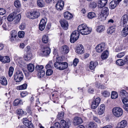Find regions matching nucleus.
I'll return each instance as SVG.
<instances>
[{
	"mask_svg": "<svg viewBox=\"0 0 128 128\" xmlns=\"http://www.w3.org/2000/svg\"><path fill=\"white\" fill-rule=\"evenodd\" d=\"M116 28V25H114L110 27L107 30V32L109 34H111L114 32Z\"/></svg>",
	"mask_w": 128,
	"mask_h": 128,
	"instance_id": "25",
	"label": "nucleus"
},
{
	"mask_svg": "<svg viewBox=\"0 0 128 128\" xmlns=\"http://www.w3.org/2000/svg\"><path fill=\"white\" fill-rule=\"evenodd\" d=\"M60 123L63 126L64 128H69L70 125V121H68L67 122L64 120H61L60 121Z\"/></svg>",
	"mask_w": 128,
	"mask_h": 128,
	"instance_id": "15",
	"label": "nucleus"
},
{
	"mask_svg": "<svg viewBox=\"0 0 128 128\" xmlns=\"http://www.w3.org/2000/svg\"><path fill=\"white\" fill-rule=\"evenodd\" d=\"M54 126L55 128H61V126L58 122H56L54 124Z\"/></svg>",
	"mask_w": 128,
	"mask_h": 128,
	"instance_id": "64",
	"label": "nucleus"
},
{
	"mask_svg": "<svg viewBox=\"0 0 128 128\" xmlns=\"http://www.w3.org/2000/svg\"><path fill=\"white\" fill-rule=\"evenodd\" d=\"M32 56V54L30 53L27 54L26 55H24V58L26 60H30Z\"/></svg>",
	"mask_w": 128,
	"mask_h": 128,
	"instance_id": "42",
	"label": "nucleus"
},
{
	"mask_svg": "<svg viewBox=\"0 0 128 128\" xmlns=\"http://www.w3.org/2000/svg\"><path fill=\"white\" fill-rule=\"evenodd\" d=\"M109 55V52L107 50H106L104 51L102 54L101 57L102 60H105L108 57Z\"/></svg>",
	"mask_w": 128,
	"mask_h": 128,
	"instance_id": "26",
	"label": "nucleus"
},
{
	"mask_svg": "<svg viewBox=\"0 0 128 128\" xmlns=\"http://www.w3.org/2000/svg\"><path fill=\"white\" fill-rule=\"evenodd\" d=\"M116 64L119 66H122L125 64L123 60L121 59L117 60L116 61Z\"/></svg>",
	"mask_w": 128,
	"mask_h": 128,
	"instance_id": "40",
	"label": "nucleus"
},
{
	"mask_svg": "<svg viewBox=\"0 0 128 128\" xmlns=\"http://www.w3.org/2000/svg\"><path fill=\"white\" fill-rule=\"evenodd\" d=\"M98 62H96L91 61L90 64V68L91 70L94 69L96 66L98 65Z\"/></svg>",
	"mask_w": 128,
	"mask_h": 128,
	"instance_id": "35",
	"label": "nucleus"
},
{
	"mask_svg": "<svg viewBox=\"0 0 128 128\" xmlns=\"http://www.w3.org/2000/svg\"><path fill=\"white\" fill-rule=\"evenodd\" d=\"M14 70V68L12 67H10L9 68L8 74L10 76H11L12 75Z\"/></svg>",
	"mask_w": 128,
	"mask_h": 128,
	"instance_id": "48",
	"label": "nucleus"
},
{
	"mask_svg": "<svg viewBox=\"0 0 128 128\" xmlns=\"http://www.w3.org/2000/svg\"><path fill=\"white\" fill-rule=\"evenodd\" d=\"M96 3L94 2H91L89 5V7L91 8H96Z\"/></svg>",
	"mask_w": 128,
	"mask_h": 128,
	"instance_id": "54",
	"label": "nucleus"
},
{
	"mask_svg": "<svg viewBox=\"0 0 128 128\" xmlns=\"http://www.w3.org/2000/svg\"><path fill=\"white\" fill-rule=\"evenodd\" d=\"M6 13L5 10L3 8H0V15H3Z\"/></svg>",
	"mask_w": 128,
	"mask_h": 128,
	"instance_id": "61",
	"label": "nucleus"
},
{
	"mask_svg": "<svg viewBox=\"0 0 128 128\" xmlns=\"http://www.w3.org/2000/svg\"><path fill=\"white\" fill-rule=\"evenodd\" d=\"M78 31L79 34L86 35L89 34L91 32V30L88 28L86 24H83L78 26Z\"/></svg>",
	"mask_w": 128,
	"mask_h": 128,
	"instance_id": "1",
	"label": "nucleus"
},
{
	"mask_svg": "<svg viewBox=\"0 0 128 128\" xmlns=\"http://www.w3.org/2000/svg\"><path fill=\"white\" fill-rule=\"evenodd\" d=\"M105 29L104 26L102 25H99L98 26L96 29V31L99 33L102 32Z\"/></svg>",
	"mask_w": 128,
	"mask_h": 128,
	"instance_id": "36",
	"label": "nucleus"
},
{
	"mask_svg": "<svg viewBox=\"0 0 128 128\" xmlns=\"http://www.w3.org/2000/svg\"><path fill=\"white\" fill-rule=\"evenodd\" d=\"M79 33L77 31L73 32L71 35L70 41L71 43H74L78 38L79 36Z\"/></svg>",
	"mask_w": 128,
	"mask_h": 128,
	"instance_id": "5",
	"label": "nucleus"
},
{
	"mask_svg": "<svg viewBox=\"0 0 128 128\" xmlns=\"http://www.w3.org/2000/svg\"><path fill=\"white\" fill-rule=\"evenodd\" d=\"M0 61L3 63H8L10 62V59L8 56H2L0 55Z\"/></svg>",
	"mask_w": 128,
	"mask_h": 128,
	"instance_id": "18",
	"label": "nucleus"
},
{
	"mask_svg": "<svg viewBox=\"0 0 128 128\" xmlns=\"http://www.w3.org/2000/svg\"><path fill=\"white\" fill-rule=\"evenodd\" d=\"M64 5V2L63 1H58L56 5V8L58 10H61L63 9Z\"/></svg>",
	"mask_w": 128,
	"mask_h": 128,
	"instance_id": "10",
	"label": "nucleus"
},
{
	"mask_svg": "<svg viewBox=\"0 0 128 128\" xmlns=\"http://www.w3.org/2000/svg\"><path fill=\"white\" fill-rule=\"evenodd\" d=\"M23 102L22 100L18 99H16L14 103V104L15 106H17L19 104H23Z\"/></svg>",
	"mask_w": 128,
	"mask_h": 128,
	"instance_id": "37",
	"label": "nucleus"
},
{
	"mask_svg": "<svg viewBox=\"0 0 128 128\" xmlns=\"http://www.w3.org/2000/svg\"><path fill=\"white\" fill-rule=\"evenodd\" d=\"M94 12H90L88 14V17L90 19L93 18L96 16Z\"/></svg>",
	"mask_w": 128,
	"mask_h": 128,
	"instance_id": "44",
	"label": "nucleus"
},
{
	"mask_svg": "<svg viewBox=\"0 0 128 128\" xmlns=\"http://www.w3.org/2000/svg\"><path fill=\"white\" fill-rule=\"evenodd\" d=\"M68 67V64L66 62H61L59 66V70H63L67 68Z\"/></svg>",
	"mask_w": 128,
	"mask_h": 128,
	"instance_id": "27",
	"label": "nucleus"
},
{
	"mask_svg": "<svg viewBox=\"0 0 128 128\" xmlns=\"http://www.w3.org/2000/svg\"><path fill=\"white\" fill-rule=\"evenodd\" d=\"M14 6L17 8L20 7V2L18 0H16L14 2Z\"/></svg>",
	"mask_w": 128,
	"mask_h": 128,
	"instance_id": "55",
	"label": "nucleus"
},
{
	"mask_svg": "<svg viewBox=\"0 0 128 128\" xmlns=\"http://www.w3.org/2000/svg\"><path fill=\"white\" fill-rule=\"evenodd\" d=\"M83 122V120L80 118L76 117L74 118V123L75 125L80 124Z\"/></svg>",
	"mask_w": 128,
	"mask_h": 128,
	"instance_id": "19",
	"label": "nucleus"
},
{
	"mask_svg": "<svg viewBox=\"0 0 128 128\" xmlns=\"http://www.w3.org/2000/svg\"><path fill=\"white\" fill-rule=\"evenodd\" d=\"M120 95L121 98L122 97H128V93L124 90H122L120 92Z\"/></svg>",
	"mask_w": 128,
	"mask_h": 128,
	"instance_id": "32",
	"label": "nucleus"
},
{
	"mask_svg": "<svg viewBox=\"0 0 128 128\" xmlns=\"http://www.w3.org/2000/svg\"><path fill=\"white\" fill-rule=\"evenodd\" d=\"M76 52L78 54H81L84 52V49L83 46L80 44L77 46L76 47Z\"/></svg>",
	"mask_w": 128,
	"mask_h": 128,
	"instance_id": "7",
	"label": "nucleus"
},
{
	"mask_svg": "<svg viewBox=\"0 0 128 128\" xmlns=\"http://www.w3.org/2000/svg\"><path fill=\"white\" fill-rule=\"evenodd\" d=\"M107 0H98V6L99 8H102L106 4Z\"/></svg>",
	"mask_w": 128,
	"mask_h": 128,
	"instance_id": "16",
	"label": "nucleus"
},
{
	"mask_svg": "<svg viewBox=\"0 0 128 128\" xmlns=\"http://www.w3.org/2000/svg\"><path fill=\"white\" fill-rule=\"evenodd\" d=\"M10 40L12 42H13L16 39V36L17 33L15 31L12 30L10 32Z\"/></svg>",
	"mask_w": 128,
	"mask_h": 128,
	"instance_id": "17",
	"label": "nucleus"
},
{
	"mask_svg": "<svg viewBox=\"0 0 128 128\" xmlns=\"http://www.w3.org/2000/svg\"><path fill=\"white\" fill-rule=\"evenodd\" d=\"M0 83L3 86H6L8 84L6 78L4 76L0 77Z\"/></svg>",
	"mask_w": 128,
	"mask_h": 128,
	"instance_id": "23",
	"label": "nucleus"
},
{
	"mask_svg": "<svg viewBox=\"0 0 128 128\" xmlns=\"http://www.w3.org/2000/svg\"><path fill=\"white\" fill-rule=\"evenodd\" d=\"M102 94L104 96L106 97L110 95V92L107 90L102 92Z\"/></svg>",
	"mask_w": 128,
	"mask_h": 128,
	"instance_id": "46",
	"label": "nucleus"
},
{
	"mask_svg": "<svg viewBox=\"0 0 128 128\" xmlns=\"http://www.w3.org/2000/svg\"><path fill=\"white\" fill-rule=\"evenodd\" d=\"M128 97H124L121 98V100L124 105L123 107L125 110H126L128 111V100L127 98Z\"/></svg>",
	"mask_w": 128,
	"mask_h": 128,
	"instance_id": "9",
	"label": "nucleus"
},
{
	"mask_svg": "<svg viewBox=\"0 0 128 128\" xmlns=\"http://www.w3.org/2000/svg\"><path fill=\"white\" fill-rule=\"evenodd\" d=\"M22 122L26 126L28 125L29 122L26 118H24L23 119Z\"/></svg>",
	"mask_w": 128,
	"mask_h": 128,
	"instance_id": "49",
	"label": "nucleus"
},
{
	"mask_svg": "<svg viewBox=\"0 0 128 128\" xmlns=\"http://www.w3.org/2000/svg\"><path fill=\"white\" fill-rule=\"evenodd\" d=\"M46 22L45 20L42 19L40 21L39 26V29L41 31L43 30L45 28Z\"/></svg>",
	"mask_w": 128,
	"mask_h": 128,
	"instance_id": "20",
	"label": "nucleus"
},
{
	"mask_svg": "<svg viewBox=\"0 0 128 128\" xmlns=\"http://www.w3.org/2000/svg\"><path fill=\"white\" fill-rule=\"evenodd\" d=\"M117 4V2H116V0H113L110 2L109 4L110 8L111 9L114 8Z\"/></svg>",
	"mask_w": 128,
	"mask_h": 128,
	"instance_id": "28",
	"label": "nucleus"
},
{
	"mask_svg": "<svg viewBox=\"0 0 128 128\" xmlns=\"http://www.w3.org/2000/svg\"><path fill=\"white\" fill-rule=\"evenodd\" d=\"M17 114L21 116L24 114V112L22 109H19L18 110Z\"/></svg>",
	"mask_w": 128,
	"mask_h": 128,
	"instance_id": "59",
	"label": "nucleus"
},
{
	"mask_svg": "<svg viewBox=\"0 0 128 128\" xmlns=\"http://www.w3.org/2000/svg\"><path fill=\"white\" fill-rule=\"evenodd\" d=\"M14 18V23L16 24L20 22L21 18V15L20 14H18L17 15H16Z\"/></svg>",
	"mask_w": 128,
	"mask_h": 128,
	"instance_id": "33",
	"label": "nucleus"
},
{
	"mask_svg": "<svg viewBox=\"0 0 128 128\" xmlns=\"http://www.w3.org/2000/svg\"><path fill=\"white\" fill-rule=\"evenodd\" d=\"M127 122L125 120L122 121L118 123L117 126L119 128H124L127 125Z\"/></svg>",
	"mask_w": 128,
	"mask_h": 128,
	"instance_id": "22",
	"label": "nucleus"
},
{
	"mask_svg": "<svg viewBox=\"0 0 128 128\" xmlns=\"http://www.w3.org/2000/svg\"><path fill=\"white\" fill-rule=\"evenodd\" d=\"M107 17V16H105V15L101 14L99 16V18L100 20H106Z\"/></svg>",
	"mask_w": 128,
	"mask_h": 128,
	"instance_id": "53",
	"label": "nucleus"
},
{
	"mask_svg": "<svg viewBox=\"0 0 128 128\" xmlns=\"http://www.w3.org/2000/svg\"><path fill=\"white\" fill-rule=\"evenodd\" d=\"M60 51L62 53L66 54L69 52V49L67 46L64 45L61 47Z\"/></svg>",
	"mask_w": 128,
	"mask_h": 128,
	"instance_id": "21",
	"label": "nucleus"
},
{
	"mask_svg": "<svg viewBox=\"0 0 128 128\" xmlns=\"http://www.w3.org/2000/svg\"><path fill=\"white\" fill-rule=\"evenodd\" d=\"M105 108V105L104 104H101L98 109V114L100 115L102 114L104 112Z\"/></svg>",
	"mask_w": 128,
	"mask_h": 128,
	"instance_id": "14",
	"label": "nucleus"
},
{
	"mask_svg": "<svg viewBox=\"0 0 128 128\" xmlns=\"http://www.w3.org/2000/svg\"><path fill=\"white\" fill-rule=\"evenodd\" d=\"M48 39L47 36L44 35L42 38V40L43 42L44 43H46L48 41Z\"/></svg>",
	"mask_w": 128,
	"mask_h": 128,
	"instance_id": "43",
	"label": "nucleus"
},
{
	"mask_svg": "<svg viewBox=\"0 0 128 128\" xmlns=\"http://www.w3.org/2000/svg\"><path fill=\"white\" fill-rule=\"evenodd\" d=\"M38 6L39 7H42L44 6V2L43 0H38L37 1Z\"/></svg>",
	"mask_w": 128,
	"mask_h": 128,
	"instance_id": "39",
	"label": "nucleus"
},
{
	"mask_svg": "<svg viewBox=\"0 0 128 128\" xmlns=\"http://www.w3.org/2000/svg\"><path fill=\"white\" fill-rule=\"evenodd\" d=\"M108 24H113L114 26L115 25V23L114 22V20L112 19H110L108 21Z\"/></svg>",
	"mask_w": 128,
	"mask_h": 128,
	"instance_id": "62",
	"label": "nucleus"
},
{
	"mask_svg": "<svg viewBox=\"0 0 128 128\" xmlns=\"http://www.w3.org/2000/svg\"><path fill=\"white\" fill-rule=\"evenodd\" d=\"M27 84H26L17 86V89L18 90H22L25 89L26 88Z\"/></svg>",
	"mask_w": 128,
	"mask_h": 128,
	"instance_id": "38",
	"label": "nucleus"
},
{
	"mask_svg": "<svg viewBox=\"0 0 128 128\" xmlns=\"http://www.w3.org/2000/svg\"><path fill=\"white\" fill-rule=\"evenodd\" d=\"M60 23L63 29L67 30L68 28V24L67 21L65 20L60 21Z\"/></svg>",
	"mask_w": 128,
	"mask_h": 128,
	"instance_id": "13",
	"label": "nucleus"
},
{
	"mask_svg": "<svg viewBox=\"0 0 128 128\" xmlns=\"http://www.w3.org/2000/svg\"><path fill=\"white\" fill-rule=\"evenodd\" d=\"M50 52V48L48 47H44L42 51V54L44 56H48Z\"/></svg>",
	"mask_w": 128,
	"mask_h": 128,
	"instance_id": "12",
	"label": "nucleus"
},
{
	"mask_svg": "<svg viewBox=\"0 0 128 128\" xmlns=\"http://www.w3.org/2000/svg\"><path fill=\"white\" fill-rule=\"evenodd\" d=\"M64 113L63 112H62L58 113L57 116V118H58L61 119L64 116Z\"/></svg>",
	"mask_w": 128,
	"mask_h": 128,
	"instance_id": "51",
	"label": "nucleus"
},
{
	"mask_svg": "<svg viewBox=\"0 0 128 128\" xmlns=\"http://www.w3.org/2000/svg\"><path fill=\"white\" fill-rule=\"evenodd\" d=\"M113 114L115 116L119 117L121 116L123 114L122 109L119 107H115L112 109Z\"/></svg>",
	"mask_w": 128,
	"mask_h": 128,
	"instance_id": "2",
	"label": "nucleus"
},
{
	"mask_svg": "<svg viewBox=\"0 0 128 128\" xmlns=\"http://www.w3.org/2000/svg\"><path fill=\"white\" fill-rule=\"evenodd\" d=\"M40 15V13L37 11H34L32 12L28 13L27 16L30 18L34 19L38 18Z\"/></svg>",
	"mask_w": 128,
	"mask_h": 128,
	"instance_id": "6",
	"label": "nucleus"
},
{
	"mask_svg": "<svg viewBox=\"0 0 128 128\" xmlns=\"http://www.w3.org/2000/svg\"><path fill=\"white\" fill-rule=\"evenodd\" d=\"M98 105L95 102H93L91 105V107L92 108L96 109Z\"/></svg>",
	"mask_w": 128,
	"mask_h": 128,
	"instance_id": "56",
	"label": "nucleus"
},
{
	"mask_svg": "<svg viewBox=\"0 0 128 128\" xmlns=\"http://www.w3.org/2000/svg\"><path fill=\"white\" fill-rule=\"evenodd\" d=\"M23 75L22 71H17L14 75V78L16 82H20L23 79Z\"/></svg>",
	"mask_w": 128,
	"mask_h": 128,
	"instance_id": "4",
	"label": "nucleus"
},
{
	"mask_svg": "<svg viewBox=\"0 0 128 128\" xmlns=\"http://www.w3.org/2000/svg\"><path fill=\"white\" fill-rule=\"evenodd\" d=\"M128 19L127 15L126 14L123 15L121 18L120 22V23H123L124 25L126 24L127 22Z\"/></svg>",
	"mask_w": 128,
	"mask_h": 128,
	"instance_id": "24",
	"label": "nucleus"
},
{
	"mask_svg": "<svg viewBox=\"0 0 128 128\" xmlns=\"http://www.w3.org/2000/svg\"><path fill=\"white\" fill-rule=\"evenodd\" d=\"M53 72V71L51 69H48L46 72V74L48 76H50L51 75Z\"/></svg>",
	"mask_w": 128,
	"mask_h": 128,
	"instance_id": "58",
	"label": "nucleus"
},
{
	"mask_svg": "<svg viewBox=\"0 0 128 128\" xmlns=\"http://www.w3.org/2000/svg\"><path fill=\"white\" fill-rule=\"evenodd\" d=\"M125 52H121L118 53L116 55V56L118 58H120L125 55Z\"/></svg>",
	"mask_w": 128,
	"mask_h": 128,
	"instance_id": "52",
	"label": "nucleus"
},
{
	"mask_svg": "<svg viewBox=\"0 0 128 128\" xmlns=\"http://www.w3.org/2000/svg\"><path fill=\"white\" fill-rule=\"evenodd\" d=\"M96 86L99 88L104 89L105 88L104 86L103 85L100 84L98 82H96Z\"/></svg>",
	"mask_w": 128,
	"mask_h": 128,
	"instance_id": "50",
	"label": "nucleus"
},
{
	"mask_svg": "<svg viewBox=\"0 0 128 128\" xmlns=\"http://www.w3.org/2000/svg\"><path fill=\"white\" fill-rule=\"evenodd\" d=\"M122 36L124 37L126 36L128 34V24L125 26L121 32Z\"/></svg>",
	"mask_w": 128,
	"mask_h": 128,
	"instance_id": "11",
	"label": "nucleus"
},
{
	"mask_svg": "<svg viewBox=\"0 0 128 128\" xmlns=\"http://www.w3.org/2000/svg\"><path fill=\"white\" fill-rule=\"evenodd\" d=\"M118 96L117 93L115 92H112V93L111 97L112 99H115L117 98Z\"/></svg>",
	"mask_w": 128,
	"mask_h": 128,
	"instance_id": "45",
	"label": "nucleus"
},
{
	"mask_svg": "<svg viewBox=\"0 0 128 128\" xmlns=\"http://www.w3.org/2000/svg\"><path fill=\"white\" fill-rule=\"evenodd\" d=\"M20 28L22 30H24L26 28L25 24L24 23H22L20 26Z\"/></svg>",
	"mask_w": 128,
	"mask_h": 128,
	"instance_id": "63",
	"label": "nucleus"
},
{
	"mask_svg": "<svg viewBox=\"0 0 128 128\" xmlns=\"http://www.w3.org/2000/svg\"><path fill=\"white\" fill-rule=\"evenodd\" d=\"M52 62H50L46 66V68L47 69L48 68H52Z\"/></svg>",
	"mask_w": 128,
	"mask_h": 128,
	"instance_id": "60",
	"label": "nucleus"
},
{
	"mask_svg": "<svg viewBox=\"0 0 128 128\" xmlns=\"http://www.w3.org/2000/svg\"><path fill=\"white\" fill-rule=\"evenodd\" d=\"M60 62H56L54 64V66L57 69L59 70V66H60Z\"/></svg>",
	"mask_w": 128,
	"mask_h": 128,
	"instance_id": "57",
	"label": "nucleus"
},
{
	"mask_svg": "<svg viewBox=\"0 0 128 128\" xmlns=\"http://www.w3.org/2000/svg\"><path fill=\"white\" fill-rule=\"evenodd\" d=\"M18 35L20 38H23L24 36V32L23 31H19L18 33Z\"/></svg>",
	"mask_w": 128,
	"mask_h": 128,
	"instance_id": "47",
	"label": "nucleus"
},
{
	"mask_svg": "<svg viewBox=\"0 0 128 128\" xmlns=\"http://www.w3.org/2000/svg\"><path fill=\"white\" fill-rule=\"evenodd\" d=\"M88 127L90 128H96L97 125L95 123L90 122L88 124Z\"/></svg>",
	"mask_w": 128,
	"mask_h": 128,
	"instance_id": "41",
	"label": "nucleus"
},
{
	"mask_svg": "<svg viewBox=\"0 0 128 128\" xmlns=\"http://www.w3.org/2000/svg\"><path fill=\"white\" fill-rule=\"evenodd\" d=\"M43 68L44 67L42 65H37L36 67V69L38 72V75L40 78L43 77L45 74V72L43 70Z\"/></svg>",
	"mask_w": 128,
	"mask_h": 128,
	"instance_id": "3",
	"label": "nucleus"
},
{
	"mask_svg": "<svg viewBox=\"0 0 128 128\" xmlns=\"http://www.w3.org/2000/svg\"><path fill=\"white\" fill-rule=\"evenodd\" d=\"M16 14L15 12L12 13L8 16L7 18L8 20L10 22L12 21L14 19V17L16 16Z\"/></svg>",
	"mask_w": 128,
	"mask_h": 128,
	"instance_id": "31",
	"label": "nucleus"
},
{
	"mask_svg": "<svg viewBox=\"0 0 128 128\" xmlns=\"http://www.w3.org/2000/svg\"><path fill=\"white\" fill-rule=\"evenodd\" d=\"M105 46L104 43L98 44L96 47V50L97 52H102L105 48Z\"/></svg>",
	"mask_w": 128,
	"mask_h": 128,
	"instance_id": "8",
	"label": "nucleus"
},
{
	"mask_svg": "<svg viewBox=\"0 0 128 128\" xmlns=\"http://www.w3.org/2000/svg\"><path fill=\"white\" fill-rule=\"evenodd\" d=\"M28 70L30 72H33L34 69V64H29L27 66Z\"/></svg>",
	"mask_w": 128,
	"mask_h": 128,
	"instance_id": "34",
	"label": "nucleus"
},
{
	"mask_svg": "<svg viewBox=\"0 0 128 128\" xmlns=\"http://www.w3.org/2000/svg\"><path fill=\"white\" fill-rule=\"evenodd\" d=\"M101 14L105 15V16H107L109 14V10L108 8L107 7L103 8L102 10Z\"/></svg>",
	"mask_w": 128,
	"mask_h": 128,
	"instance_id": "29",
	"label": "nucleus"
},
{
	"mask_svg": "<svg viewBox=\"0 0 128 128\" xmlns=\"http://www.w3.org/2000/svg\"><path fill=\"white\" fill-rule=\"evenodd\" d=\"M64 17L66 19L70 20L72 17V14L68 12H65L64 13Z\"/></svg>",
	"mask_w": 128,
	"mask_h": 128,
	"instance_id": "30",
	"label": "nucleus"
}]
</instances>
